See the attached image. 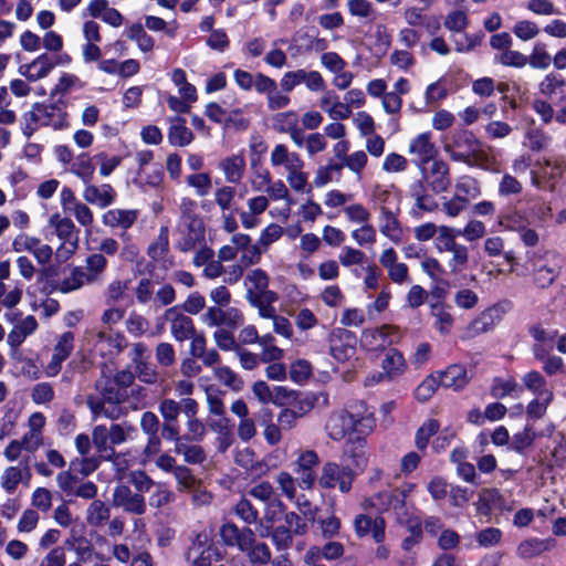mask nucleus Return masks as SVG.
<instances>
[{"label": "nucleus", "mask_w": 566, "mask_h": 566, "mask_svg": "<svg viewBox=\"0 0 566 566\" xmlns=\"http://www.w3.org/2000/svg\"><path fill=\"white\" fill-rule=\"evenodd\" d=\"M92 442L99 457L111 459L114 448L111 446L108 429L105 426H96L92 432Z\"/></svg>", "instance_id": "48"}, {"label": "nucleus", "mask_w": 566, "mask_h": 566, "mask_svg": "<svg viewBox=\"0 0 566 566\" xmlns=\"http://www.w3.org/2000/svg\"><path fill=\"white\" fill-rule=\"evenodd\" d=\"M38 328V322L34 316L29 315L15 325L8 334L7 342L10 347L18 348L24 339L32 335Z\"/></svg>", "instance_id": "38"}, {"label": "nucleus", "mask_w": 566, "mask_h": 566, "mask_svg": "<svg viewBox=\"0 0 566 566\" xmlns=\"http://www.w3.org/2000/svg\"><path fill=\"white\" fill-rule=\"evenodd\" d=\"M266 197L270 198V201H283L284 207L281 208L277 213L271 212L273 216H279L283 219H287L291 214V208L294 203L289 187L281 179L272 180L266 189Z\"/></svg>", "instance_id": "29"}, {"label": "nucleus", "mask_w": 566, "mask_h": 566, "mask_svg": "<svg viewBox=\"0 0 566 566\" xmlns=\"http://www.w3.org/2000/svg\"><path fill=\"white\" fill-rule=\"evenodd\" d=\"M169 247V235L167 227H163L159 230L156 240L148 247L147 254L154 261L161 260Z\"/></svg>", "instance_id": "64"}, {"label": "nucleus", "mask_w": 566, "mask_h": 566, "mask_svg": "<svg viewBox=\"0 0 566 566\" xmlns=\"http://www.w3.org/2000/svg\"><path fill=\"white\" fill-rule=\"evenodd\" d=\"M171 80L176 86H178V91L180 96L189 102H195L197 99L196 87L187 82L186 73L181 69H175L171 73Z\"/></svg>", "instance_id": "60"}, {"label": "nucleus", "mask_w": 566, "mask_h": 566, "mask_svg": "<svg viewBox=\"0 0 566 566\" xmlns=\"http://www.w3.org/2000/svg\"><path fill=\"white\" fill-rule=\"evenodd\" d=\"M381 368L382 371L379 373L377 377H371L373 382L392 380L401 376L407 369V364L403 355L399 350L390 348L385 354Z\"/></svg>", "instance_id": "23"}, {"label": "nucleus", "mask_w": 566, "mask_h": 566, "mask_svg": "<svg viewBox=\"0 0 566 566\" xmlns=\"http://www.w3.org/2000/svg\"><path fill=\"white\" fill-rule=\"evenodd\" d=\"M454 195L468 199H476L481 196L482 189L478 179L464 175L457 179L454 185Z\"/></svg>", "instance_id": "47"}, {"label": "nucleus", "mask_w": 566, "mask_h": 566, "mask_svg": "<svg viewBox=\"0 0 566 566\" xmlns=\"http://www.w3.org/2000/svg\"><path fill=\"white\" fill-rule=\"evenodd\" d=\"M347 455L352 460L354 468L364 471L369 461V451L367 448V441L363 437H357L348 441Z\"/></svg>", "instance_id": "37"}, {"label": "nucleus", "mask_w": 566, "mask_h": 566, "mask_svg": "<svg viewBox=\"0 0 566 566\" xmlns=\"http://www.w3.org/2000/svg\"><path fill=\"white\" fill-rule=\"evenodd\" d=\"M139 211L136 209H112L103 216V222L111 228L129 229L137 220Z\"/></svg>", "instance_id": "34"}, {"label": "nucleus", "mask_w": 566, "mask_h": 566, "mask_svg": "<svg viewBox=\"0 0 566 566\" xmlns=\"http://www.w3.org/2000/svg\"><path fill=\"white\" fill-rule=\"evenodd\" d=\"M415 483H405L401 488L394 490V512L400 522H405L407 515V497L415 491Z\"/></svg>", "instance_id": "55"}, {"label": "nucleus", "mask_w": 566, "mask_h": 566, "mask_svg": "<svg viewBox=\"0 0 566 566\" xmlns=\"http://www.w3.org/2000/svg\"><path fill=\"white\" fill-rule=\"evenodd\" d=\"M218 168L222 171L227 182L238 185L244 175L245 158L242 154L227 156L219 161Z\"/></svg>", "instance_id": "28"}, {"label": "nucleus", "mask_w": 566, "mask_h": 566, "mask_svg": "<svg viewBox=\"0 0 566 566\" xmlns=\"http://www.w3.org/2000/svg\"><path fill=\"white\" fill-rule=\"evenodd\" d=\"M270 277L262 269L251 270L244 280L247 287L245 298L252 300L254 296L263 297L265 301H277L279 296L275 292L269 290Z\"/></svg>", "instance_id": "17"}, {"label": "nucleus", "mask_w": 566, "mask_h": 566, "mask_svg": "<svg viewBox=\"0 0 566 566\" xmlns=\"http://www.w3.org/2000/svg\"><path fill=\"white\" fill-rule=\"evenodd\" d=\"M12 249L14 252L31 253L41 265L49 264L53 256V249L49 244L27 233H20L13 239Z\"/></svg>", "instance_id": "14"}, {"label": "nucleus", "mask_w": 566, "mask_h": 566, "mask_svg": "<svg viewBox=\"0 0 566 566\" xmlns=\"http://www.w3.org/2000/svg\"><path fill=\"white\" fill-rule=\"evenodd\" d=\"M61 207L64 213L75 218L84 228H91L94 222V213L87 202L78 200L71 188L64 187L60 193Z\"/></svg>", "instance_id": "13"}, {"label": "nucleus", "mask_w": 566, "mask_h": 566, "mask_svg": "<svg viewBox=\"0 0 566 566\" xmlns=\"http://www.w3.org/2000/svg\"><path fill=\"white\" fill-rule=\"evenodd\" d=\"M123 336L113 335L106 329L91 328L85 331L83 342L88 350L101 357H113L118 355L122 349Z\"/></svg>", "instance_id": "8"}, {"label": "nucleus", "mask_w": 566, "mask_h": 566, "mask_svg": "<svg viewBox=\"0 0 566 566\" xmlns=\"http://www.w3.org/2000/svg\"><path fill=\"white\" fill-rule=\"evenodd\" d=\"M350 237L359 247L373 245L377 241V231L370 221H367L354 229Z\"/></svg>", "instance_id": "61"}, {"label": "nucleus", "mask_w": 566, "mask_h": 566, "mask_svg": "<svg viewBox=\"0 0 566 566\" xmlns=\"http://www.w3.org/2000/svg\"><path fill=\"white\" fill-rule=\"evenodd\" d=\"M213 375L223 386L238 392L243 388L242 378L228 366H217L213 368Z\"/></svg>", "instance_id": "51"}, {"label": "nucleus", "mask_w": 566, "mask_h": 566, "mask_svg": "<svg viewBox=\"0 0 566 566\" xmlns=\"http://www.w3.org/2000/svg\"><path fill=\"white\" fill-rule=\"evenodd\" d=\"M355 479V471L348 465H340L335 462H326L322 467L318 476V485L323 489H338L343 493H347L352 489Z\"/></svg>", "instance_id": "9"}, {"label": "nucleus", "mask_w": 566, "mask_h": 566, "mask_svg": "<svg viewBox=\"0 0 566 566\" xmlns=\"http://www.w3.org/2000/svg\"><path fill=\"white\" fill-rule=\"evenodd\" d=\"M273 168L284 169L289 187L298 193H310L312 186L308 174L304 171L305 161L301 155L291 150L285 144H276L270 154Z\"/></svg>", "instance_id": "3"}, {"label": "nucleus", "mask_w": 566, "mask_h": 566, "mask_svg": "<svg viewBox=\"0 0 566 566\" xmlns=\"http://www.w3.org/2000/svg\"><path fill=\"white\" fill-rule=\"evenodd\" d=\"M554 546L555 541L553 538H527L518 544L516 554L523 559H530L541 555L544 552L551 551Z\"/></svg>", "instance_id": "35"}, {"label": "nucleus", "mask_w": 566, "mask_h": 566, "mask_svg": "<svg viewBox=\"0 0 566 566\" xmlns=\"http://www.w3.org/2000/svg\"><path fill=\"white\" fill-rule=\"evenodd\" d=\"M205 239V232L201 227V223L198 221H193L190 224L189 232L187 237L178 243V249L181 252H189L197 248V245H201V242Z\"/></svg>", "instance_id": "59"}, {"label": "nucleus", "mask_w": 566, "mask_h": 566, "mask_svg": "<svg viewBox=\"0 0 566 566\" xmlns=\"http://www.w3.org/2000/svg\"><path fill=\"white\" fill-rule=\"evenodd\" d=\"M192 441H184L174 448V452L182 457L188 464H202L207 460L205 449Z\"/></svg>", "instance_id": "42"}, {"label": "nucleus", "mask_w": 566, "mask_h": 566, "mask_svg": "<svg viewBox=\"0 0 566 566\" xmlns=\"http://www.w3.org/2000/svg\"><path fill=\"white\" fill-rule=\"evenodd\" d=\"M261 537H271L273 544L279 551H285L291 547L293 543L292 531H289L286 526L280 525L272 528L270 525L263 527L260 531Z\"/></svg>", "instance_id": "43"}, {"label": "nucleus", "mask_w": 566, "mask_h": 566, "mask_svg": "<svg viewBox=\"0 0 566 566\" xmlns=\"http://www.w3.org/2000/svg\"><path fill=\"white\" fill-rule=\"evenodd\" d=\"M371 201L381 213L394 210L392 205L398 202V196L389 187L375 185L371 190Z\"/></svg>", "instance_id": "40"}, {"label": "nucleus", "mask_w": 566, "mask_h": 566, "mask_svg": "<svg viewBox=\"0 0 566 566\" xmlns=\"http://www.w3.org/2000/svg\"><path fill=\"white\" fill-rule=\"evenodd\" d=\"M329 353L337 361H347L356 354L357 338L350 331L336 327L328 335Z\"/></svg>", "instance_id": "10"}, {"label": "nucleus", "mask_w": 566, "mask_h": 566, "mask_svg": "<svg viewBox=\"0 0 566 566\" xmlns=\"http://www.w3.org/2000/svg\"><path fill=\"white\" fill-rule=\"evenodd\" d=\"M46 418L42 412H33L28 418L27 431L20 439L11 440L3 450V457L9 462H15L22 457V452L34 453L44 444L43 430Z\"/></svg>", "instance_id": "5"}, {"label": "nucleus", "mask_w": 566, "mask_h": 566, "mask_svg": "<svg viewBox=\"0 0 566 566\" xmlns=\"http://www.w3.org/2000/svg\"><path fill=\"white\" fill-rule=\"evenodd\" d=\"M443 151L451 160L469 167L488 169L490 158L482 143L468 129H455L442 140Z\"/></svg>", "instance_id": "1"}, {"label": "nucleus", "mask_w": 566, "mask_h": 566, "mask_svg": "<svg viewBox=\"0 0 566 566\" xmlns=\"http://www.w3.org/2000/svg\"><path fill=\"white\" fill-rule=\"evenodd\" d=\"M108 433L111 446L114 448V446L134 439L137 436V429L127 422L113 423L108 429Z\"/></svg>", "instance_id": "53"}, {"label": "nucleus", "mask_w": 566, "mask_h": 566, "mask_svg": "<svg viewBox=\"0 0 566 566\" xmlns=\"http://www.w3.org/2000/svg\"><path fill=\"white\" fill-rule=\"evenodd\" d=\"M566 169L565 161L562 158H546L535 164V169L531 170L532 185L538 189L545 188V180H553L560 177Z\"/></svg>", "instance_id": "19"}, {"label": "nucleus", "mask_w": 566, "mask_h": 566, "mask_svg": "<svg viewBox=\"0 0 566 566\" xmlns=\"http://www.w3.org/2000/svg\"><path fill=\"white\" fill-rule=\"evenodd\" d=\"M440 424L436 419H428L417 430L415 436V444L419 451H424L430 439L439 432Z\"/></svg>", "instance_id": "54"}, {"label": "nucleus", "mask_w": 566, "mask_h": 566, "mask_svg": "<svg viewBox=\"0 0 566 566\" xmlns=\"http://www.w3.org/2000/svg\"><path fill=\"white\" fill-rule=\"evenodd\" d=\"M54 63L46 53L40 54L31 63L22 65L20 73L29 81L35 82L49 75L53 70Z\"/></svg>", "instance_id": "31"}, {"label": "nucleus", "mask_w": 566, "mask_h": 566, "mask_svg": "<svg viewBox=\"0 0 566 566\" xmlns=\"http://www.w3.org/2000/svg\"><path fill=\"white\" fill-rule=\"evenodd\" d=\"M32 478L29 457L22 459L19 464L7 467L0 476V486L12 495L17 492L19 484L29 485Z\"/></svg>", "instance_id": "15"}, {"label": "nucleus", "mask_w": 566, "mask_h": 566, "mask_svg": "<svg viewBox=\"0 0 566 566\" xmlns=\"http://www.w3.org/2000/svg\"><path fill=\"white\" fill-rule=\"evenodd\" d=\"M431 166L426 175L432 191L436 193L446 192L450 185L449 166L443 160H431Z\"/></svg>", "instance_id": "27"}, {"label": "nucleus", "mask_w": 566, "mask_h": 566, "mask_svg": "<svg viewBox=\"0 0 566 566\" xmlns=\"http://www.w3.org/2000/svg\"><path fill=\"white\" fill-rule=\"evenodd\" d=\"M439 379L442 386L453 390H461L467 386L470 377L464 366L453 364L439 375Z\"/></svg>", "instance_id": "33"}, {"label": "nucleus", "mask_w": 566, "mask_h": 566, "mask_svg": "<svg viewBox=\"0 0 566 566\" xmlns=\"http://www.w3.org/2000/svg\"><path fill=\"white\" fill-rule=\"evenodd\" d=\"M415 205L410 214L415 219H421L424 212H433L438 209L437 200L429 193H415Z\"/></svg>", "instance_id": "57"}, {"label": "nucleus", "mask_w": 566, "mask_h": 566, "mask_svg": "<svg viewBox=\"0 0 566 566\" xmlns=\"http://www.w3.org/2000/svg\"><path fill=\"white\" fill-rule=\"evenodd\" d=\"M113 505L135 515H143L146 513V501L144 495L132 491L129 486L123 483H119L114 489Z\"/></svg>", "instance_id": "16"}, {"label": "nucleus", "mask_w": 566, "mask_h": 566, "mask_svg": "<svg viewBox=\"0 0 566 566\" xmlns=\"http://www.w3.org/2000/svg\"><path fill=\"white\" fill-rule=\"evenodd\" d=\"M196 399L191 397L181 398L177 401L172 398H165L158 405V411L164 421L178 422V417L182 412L185 415L186 406L191 407Z\"/></svg>", "instance_id": "32"}, {"label": "nucleus", "mask_w": 566, "mask_h": 566, "mask_svg": "<svg viewBox=\"0 0 566 566\" xmlns=\"http://www.w3.org/2000/svg\"><path fill=\"white\" fill-rule=\"evenodd\" d=\"M458 234L459 231L455 229L446 224L440 226V230L438 231L436 239V249L439 252H447L457 247L459 244L455 240Z\"/></svg>", "instance_id": "63"}, {"label": "nucleus", "mask_w": 566, "mask_h": 566, "mask_svg": "<svg viewBox=\"0 0 566 566\" xmlns=\"http://www.w3.org/2000/svg\"><path fill=\"white\" fill-rule=\"evenodd\" d=\"M93 158L87 154H81L72 164L70 171L78 177L84 184H88L94 175Z\"/></svg>", "instance_id": "58"}, {"label": "nucleus", "mask_w": 566, "mask_h": 566, "mask_svg": "<svg viewBox=\"0 0 566 566\" xmlns=\"http://www.w3.org/2000/svg\"><path fill=\"white\" fill-rule=\"evenodd\" d=\"M379 263L392 283L403 285L411 282L407 264L398 261V254L394 248H387L381 252Z\"/></svg>", "instance_id": "18"}, {"label": "nucleus", "mask_w": 566, "mask_h": 566, "mask_svg": "<svg viewBox=\"0 0 566 566\" xmlns=\"http://www.w3.org/2000/svg\"><path fill=\"white\" fill-rule=\"evenodd\" d=\"M168 139L171 145L184 147L193 140V134L185 125V120L178 117L171 120Z\"/></svg>", "instance_id": "46"}, {"label": "nucleus", "mask_w": 566, "mask_h": 566, "mask_svg": "<svg viewBox=\"0 0 566 566\" xmlns=\"http://www.w3.org/2000/svg\"><path fill=\"white\" fill-rule=\"evenodd\" d=\"M219 534L227 546H235L245 553L252 565L261 566L271 560L270 547L263 542H258L251 528H239L234 523H226L220 527Z\"/></svg>", "instance_id": "2"}, {"label": "nucleus", "mask_w": 566, "mask_h": 566, "mask_svg": "<svg viewBox=\"0 0 566 566\" xmlns=\"http://www.w3.org/2000/svg\"><path fill=\"white\" fill-rule=\"evenodd\" d=\"M201 319L209 327L224 326L234 329L243 325L244 315L237 307L209 306Z\"/></svg>", "instance_id": "12"}, {"label": "nucleus", "mask_w": 566, "mask_h": 566, "mask_svg": "<svg viewBox=\"0 0 566 566\" xmlns=\"http://www.w3.org/2000/svg\"><path fill=\"white\" fill-rule=\"evenodd\" d=\"M164 317L170 323V333L178 342L190 339L197 332L192 318L179 312L175 306L167 308Z\"/></svg>", "instance_id": "20"}, {"label": "nucleus", "mask_w": 566, "mask_h": 566, "mask_svg": "<svg viewBox=\"0 0 566 566\" xmlns=\"http://www.w3.org/2000/svg\"><path fill=\"white\" fill-rule=\"evenodd\" d=\"M431 314L434 318V327L440 334L447 335L453 326V316L450 311L442 304H434L431 307Z\"/></svg>", "instance_id": "56"}, {"label": "nucleus", "mask_w": 566, "mask_h": 566, "mask_svg": "<svg viewBox=\"0 0 566 566\" xmlns=\"http://www.w3.org/2000/svg\"><path fill=\"white\" fill-rule=\"evenodd\" d=\"M386 522L381 516L371 517L366 514H358L354 518V530L358 537L371 535L376 543L385 539Z\"/></svg>", "instance_id": "22"}, {"label": "nucleus", "mask_w": 566, "mask_h": 566, "mask_svg": "<svg viewBox=\"0 0 566 566\" xmlns=\"http://www.w3.org/2000/svg\"><path fill=\"white\" fill-rule=\"evenodd\" d=\"M448 252L451 258L447 262V266L452 274H458L464 271L469 264V249L464 244L459 243Z\"/></svg>", "instance_id": "50"}, {"label": "nucleus", "mask_w": 566, "mask_h": 566, "mask_svg": "<svg viewBox=\"0 0 566 566\" xmlns=\"http://www.w3.org/2000/svg\"><path fill=\"white\" fill-rule=\"evenodd\" d=\"M109 507L101 500L91 502L86 510V522L94 527L103 526L109 518Z\"/></svg>", "instance_id": "49"}, {"label": "nucleus", "mask_w": 566, "mask_h": 566, "mask_svg": "<svg viewBox=\"0 0 566 566\" xmlns=\"http://www.w3.org/2000/svg\"><path fill=\"white\" fill-rule=\"evenodd\" d=\"M522 382L535 397H542L545 392L553 394L552 389L547 387V381L544 376L536 370L526 373L522 377Z\"/></svg>", "instance_id": "52"}, {"label": "nucleus", "mask_w": 566, "mask_h": 566, "mask_svg": "<svg viewBox=\"0 0 566 566\" xmlns=\"http://www.w3.org/2000/svg\"><path fill=\"white\" fill-rule=\"evenodd\" d=\"M84 285H90L84 274V269L82 266H74L70 270V273L59 282L57 290L66 294L77 291Z\"/></svg>", "instance_id": "44"}, {"label": "nucleus", "mask_w": 566, "mask_h": 566, "mask_svg": "<svg viewBox=\"0 0 566 566\" xmlns=\"http://www.w3.org/2000/svg\"><path fill=\"white\" fill-rule=\"evenodd\" d=\"M342 163L329 159L326 165L318 167L315 171L314 185L319 188L332 181H337L342 176Z\"/></svg>", "instance_id": "39"}, {"label": "nucleus", "mask_w": 566, "mask_h": 566, "mask_svg": "<svg viewBox=\"0 0 566 566\" xmlns=\"http://www.w3.org/2000/svg\"><path fill=\"white\" fill-rule=\"evenodd\" d=\"M22 120V132L28 138L41 127L57 130L67 126L66 113L54 104L45 103H34L31 109L23 114Z\"/></svg>", "instance_id": "7"}, {"label": "nucleus", "mask_w": 566, "mask_h": 566, "mask_svg": "<svg viewBox=\"0 0 566 566\" xmlns=\"http://www.w3.org/2000/svg\"><path fill=\"white\" fill-rule=\"evenodd\" d=\"M191 566H211V552L208 546V535L198 534L187 553Z\"/></svg>", "instance_id": "30"}, {"label": "nucleus", "mask_w": 566, "mask_h": 566, "mask_svg": "<svg viewBox=\"0 0 566 566\" xmlns=\"http://www.w3.org/2000/svg\"><path fill=\"white\" fill-rule=\"evenodd\" d=\"M431 139V133L426 132L418 134L409 143L408 153L415 157L413 161L419 167L433 160L437 155V148Z\"/></svg>", "instance_id": "21"}, {"label": "nucleus", "mask_w": 566, "mask_h": 566, "mask_svg": "<svg viewBox=\"0 0 566 566\" xmlns=\"http://www.w3.org/2000/svg\"><path fill=\"white\" fill-rule=\"evenodd\" d=\"M283 228L276 223H270L265 227L256 241V245L266 253L271 244L279 241L283 235Z\"/></svg>", "instance_id": "62"}, {"label": "nucleus", "mask_w": 566, "mask_h": 566, "mask_svg": "<svg viewBox=\"0 0 566 566\" xmlns=\"http://www.w3.org/2000/svg\"><path fill=\"white\" fill-rule=\"evenodd\" d=\"M199 410L200 406L197 400L191 407L186 406V432L184 434L185 441L200 442L207 434V427L205 422L198 417Z\"/></svg>", "instance_id": "26"}, {"label": "nucleus", "mask_w": 566, "mask_h": 566, "mask_svg": "<svg viewBox=\"0 0 566 566\" xmlns=\"http://www.w3.org/2000/svg\"><path fill=\"white\" fill-rule=\"evenodd\" d=\"M82 196L87 203L104 209L114 203L117 193L109 184L94 185L90 181L85 184Z\"/></svg>", "instance_id": "25"}, {"label": "nucleus", "mask_w": 566, "mask_h": 566, "mask_svg": "<svg viewBox=\"0 0 566 566\" xmlns=\"http://www.w3.org/2000/svg\"><path fill=\"white\" fill-rule=\"evenodd\" d=\"M400 339L399 328L394 325H382L379 328L365 329L361 333L360 344L370 352L385 350Z\"/></svg>", "instance_id": "11"}, {"label": "nucleus", "mask_w": 566, "mask_h": 566, "mask_svg": "<svg viewBox=\"0 0 566 566\" xmlns=\"http://www.w3.org/2000/svg\"><path fill=\"white\" fill-rule=\"evenodd\" d=\"M399 208L385 211L378 214V229L380 233L394 244H400L403 240L405 231L399 220Z\"/></svg>", "instance_id": "24"}, {"label": "nucleus", "mask_w": 566, "mask_h": 566, "mask_svg": "<svg viewBox=\"0 0 566 566\" xmlns=\"http://www.w3.org/2000/svg\"><path fill=\"white\" fill-rule=\"evenodd\" d=\"M375 427L376 420L373 413L356 416L346 409H338L327 416L324 430L331 440L342 441L352 432L368 436L374 431Z\"/></svg>", "instance_id": "4"}, {"label": "nucleus", "mask_w": 566, "mask_h": 566, "mask_svg": "<svg viewBox=\"0 0 566 566\" xmlns=\"http://www.w3.org/2000/svg\"><path fill=\"white\" fill-rule=\"evenodd\" d=\"M559 275V270L546 264H533L532 282L541 290L551 287Z\"/></svg>", "instance_id": "41"}, {"label": "nucleus", "mask_w": 566, "mask_h": 566, "mask_svg": "<svg viewBox=\"0 0 566 566\" xmlns=\"http://www.w3.org/2000/svg\"><path fill=\"white\" fill-rule=\"evenodd\" d=\"M95 389L102 398L97 396H87L86 403L93 418L105 417L108 419H118L122 415L120 409L115 406L123 400V394L117 388V384L108 377H101L95 382Z\"/></svg>", "instance_id": "6"}, {"label": "nucleus", "mask_w": 566, "mask_h": 566, "mask_svg": "<svg viewBox=\"0 0 566 566\" xmlns=\"http://www.w3.org/2000/svg\"><path fill=\"white\" fill-rule=\"evenodd\" d=\"M107 266V260L102 253H93L86 258L84 274L88 280V284L101 281Z\"/></svg>", "instance_id": "45"}, {"label": "nucleus", "mask_w": 566, "mask_h": 566, "mask_svg": "<svg viewBox=\"0 0 566 566\" xmlns=\"http://www.w3.org/2000/svg\"><path fill=\"white\" fill-rule=\"evenodd\" d=\"M49 226L54 229L55 235L61 241L78 240V230L67 216L53 213L49 218Z\"/></svg>", "instance_id": "36"}]
</instances>
